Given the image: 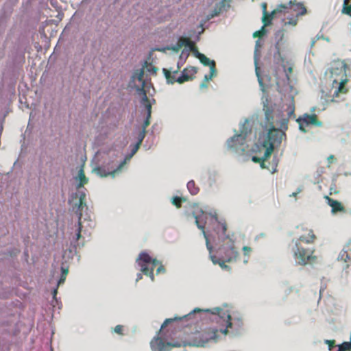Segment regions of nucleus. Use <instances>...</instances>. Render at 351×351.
Listing matches in <instances>:
<instances>
[{
	"mask_svg": "<svg viewBox=\"0 0 351 351\" xmlns=\"http://www.w3.org/2000/svg\"><path fill=\"white\" fill-rule=\"evenodd\" d=\"M215 230L219 234V238L221 237L224 243L218 249L219 258L224 259L228 263H230L237 259L239 253L235 250L234 242L228 235H226L227 226L224 223H218Z\"/></svg>",
	"mask_w": 351,
	"mask_h": 351,
	"instance_id": "nucleus-2",
	"label": "nucleus"
},
{
	"mask_svg": "<svg viewBox=\"0 0 351 351\" xmlns=\"http://www.w3.org/2000/svg\"><path fill=\"white\" fill-rule=\"evenodd\" d=\"M187 189L193 195H197L199 192V188L193 180H191L187 183Z\"/></svg>",
	"mask_w": 351,
	"mask_h": 351,
	"instance_id": "nucleus-28",
	"label": "nucleus"
},
{
	"mask_svg": "<svg viewBox=\"0 0 351 351\" xmlns=\"http://www.w3.org/2000/svg\"><path fill=\"white\" fill-rule=\"evenodd\" d=\"M150 345L153 351H162L165 347L162 339L158 337H154L152 340Z\"/></svg>",
	"mask_w": 351,
	"mask_h": 351,
	"instance_id": "nucleus-20",
	"label": "nucleus"
},
{
	"mask_svg": "<svg viewBox=\"0 0 351 351\" xmlns=\"http://www.w3.org/2000/svg\"><path fill=\"white\" fill-rule=\"evenodd\" d=\"M215 10H217V8H215ZM218 12H219V10L218 11H215V14L217 15L219 13Z\"/></svg>",
	"mask_w": 351,
	"mask_h": 351,
	"instance_id": "nucleus-56",
	"label": "nucleus"
},
{
	"mask_svg": "<svg viewBox=\"0 0 351 351\" xmlns=\"http://www.w3.org/2000/svg\"><path fill=\"white\" fill-rule=\"evenodd\" d=\"M250 132V130H247L243 125L240 134L234 135L227 141L228 149L239 155H243L247 147L245 139Z\"/></svg>",
	"mask_w": 351,
	"mask_h": 351,
	"instance_id": "nucleus-4",
	"label": "nucleus"
},
{
	"mask_svg": "<svg viewBox=\"0 0 351 351\" xmlns=\"http://www.w3.org/2000/svg\"><path fill=\"white\" fill-rule=\"evenodd\" d=\"M231 316L230 315H228V321H227V328L232 327Z\"/></svg>",
	"mask_w": 351,
	"mask_h": 351,
	"instance_id": "nucleus-49",
	"label": "nucleus"
},
{
	"mask_svg": "<svg viewBox=\"0 0 351 351\" xmlns=\"http://www.w3.org/2000/svg\"><path fill=\"white\" fill-rule=\"evenodd\" d=\"M296 195H297V193H293L292 196L295 197V196H296Z\"/></svg>",
	"mask_w": 351,
	"mask_h": 351,
	"instance_id": "nucleus-57",
	"label": "nucleus"
},
{
	"mask_svg": "<svg viewBox=\"0 0 351 351\" xmlns=\"http://www.w3.org/2000/svg\"><path fill=\"white\" fill-rule=\"evenodd\" d=\"M121 170V169H118V167L111 171H106V169L103 167H98L95 169L97 173L101 177H106L110 175L114 176L116 173L120 171Z\"/></svg>",
	"mask_w": 351,
	"mask_h": 351,
	"instance_id": "nucleus-25",
	"label": "nucleus"
},
{
	"mask_svg": "<svg viewBox=\"0 0 351 351\" xmlns=\"http://www.w3.org/2000/svg\"><path fill=\"white\" fill-rule=\"evenodd\" d=\"M185 199L180 197L178 196H175L172 198V204L176 206L178 208H180L182 206V202H184Z\"/></svg>",
	"mask_w": 351,
	"mask_h": 351,
	"instance_id": "nucleus-30",
	"label": "nucleus"
},
{
	"mask_svg": "<svg viewBox=\"0 0 351 351\" xmlns=\"http://www.w3.org/2000/svg\"><path fill=\"white\" fill-rule=\"evenodd\" d=\"M285 136L286 134L282 130L276 128L273 125V123L271 122V127L267 134L268 143L274 145H279L281 143L283 137H285Z\"/></svg>",
	"mask_w": 351,
	"mask_h": 351,
	"instance_id": "nucleus-7",
	"label": "nucleus"
},
{
	"mask_svg": "<svg viewBox=\"0 0 351 351\" xmlns=\"http://www.w3.org/2000/svg\"><path fill=\"white\" fill-rule=\"evenodd\" d=\"M145 67L146 68L147 71L149 72L150 73H152V74L156 73L157 69L152 64H149L147 62H145V65L143 66V68H145Z\"/></svg>",
	"mask_w": 351,
	"mask_h": 351,
	"instance_id": "nucleus-31",
	"label": "nucleus"
},
{
	"mask_svg": "<svg viewBox=\"0 0 351 351\" xmlns=\"http://www.w3.org/2000/svg\"><path fill=\"white\" fill-rule=\"evenodd\" d=\"M282 10H281L280 8V6H278V8L276 10H273L270 14H269L268 12L264 13L263 18H262V21L264 24L263 26L265 27V26L269 25L271 23V21L273 20V19L274 17V14L278 12H282Z\"/></svg>",
	"mask_w": 351,
	"mask_h": 351,
	"instance_id": "nucleus-19",
	"label": "nucleus"
},
{
	"mask_svg": "<svg viewBox=\"0 0 351 351\" xmlns=\"http://www.w3.org/2000/svg\"><path fill=\"white\" fill-rule=\"evenodd\" d=\"M78 178L80 182L77 185V189H79L84 186V184L88 183V178L86 177L84 169L82 167L79 170L78 172Z\"/></svg>",
	"mask_w": 351,
	"mask_h": 351,
	"instance_id": "nucleus-26",
	"label": "nucleus"
},
{
	"mask_svg": "<svg viewBox=\"0 0 351 351\" xmlns=\"http://www.w3.org/2000/svg\"><path fill=\"white\" fill-rule=\"evenodd\" d=\"M265 117L268 122H270V121L273 119L272 111L267 109L265 111Z\"/></svg>",
	"mask_w": 351,
	"mask_h": 351,
	"instance_id": "nucleus-41",
	"label": "nucleus"
},
{
	"mask_svg": "<svg viewBox=\"0 0 351 351\" xmlns=\"http://www.w3.org/2000/svg\"><path fill=\"white\" fill-rule=\"evenodd\" d=\"M281 10H291L296 13V17L303 16L306 13V9L302 3H295L290 1L287 4H281L279 5Z\"/></svg>",
	"mask_w": 351,
	"mask_h": 351,
	"instance_id": "nucleus-9",
	"label": "nucleus"
},
{
	"mask_svg": "<svg viewBox=\"0 0 351 351\" xmlns=\"http://www.w3.org/2000/svg\"><path fill=\"white\" fill-rule=\"evenodd\" d=\"M75 197L79 198L78 202L75 204V206L77 207L76 213L78 215V212L80 211L82 213L83 208L86 206L85 202L86 193L84 191H81L80 189H77V193H75Z\"/></svg>",
	"mask_w": 351,
	"mask_h": 351,
	"instance_id": "nucleus-14",
	"label": "nucleus"
},
{
	"mask_svg": "<svg viewBox=\"0 0 351 351\" xmlns=\"http://www.w3.org/2000/svg\"><path fill=\"white\" fill-rule=\"evenodd\" d=\"M306 234L301 235L293 241L294 247L292 248L293 256L300 265H306L314 263L317 256L314 255L313 247H306L304 244H313L317 239L312 229H306Z\"/></svg>",
	"mask_w": 351,
	"mask_h": 351,
	"instance_id": "nucleus-1",
	"label": "nucleus"
},
{
	"mask_svg": "<svg viewBox=\"0 0 351 351\" xmlns=\"http://www.w3.org/2000/svg\"><path fill=\"white\" fill-rule=\"evenodd\" d=\"M285 71L286 73V77H287V80H290L289 74L291 73L293 71L292 67L289 66L287 69H285Z\"/></svg>",
	"mask_w": 351,
	"mask_h": 351,
	"instance_id": "nucleus-46",
	"label": "nucleus"
},
{
	"mask_svg": "<svg viewBox=\"0 0 351 351\" xmlns=\"http://www.w3.org/2000/svg\"><path fill=\"white\" fill-rule=\"evenodd\" d=\"M298 23V19L297 18H291L289 19L287 22H285V25H291L293 26H295Z\"/></svg>",
	"mask_w": 351,
	"mask_h": 351,
	"instance_id": "nucleus-39",
	"label": "nucleus"
},
{
	"mask_svg": "<svg viewBox=\"0 0 351 351\" xmlns=\"http://www.w3.org/2000/svg\"><path fill=\"white\" fill-rule=\"evenodd\" d=\"M163 72L169 83L173 84L174 82H177L178 77H176V75L178 74V71H175L171 73L169 70L163 69Z\"/></svg>",
	"mask_w": 351,
	"mask_h": 351,
	"instance_id": "nucleus-24",
	"label": "nucleus"
},
{
	"mask_svg": "<svg viewBox=\"0 0 351 351\" xmlns=\"http://www.w3.org/2000/svg\"><path fill=\"white\" fill-rule=\"evenodd\" d=\"M259 69H260L259 67L256 64V74L258 77V80L260 85L263 86V79L261 76Z\"/></svg>",
	"mask_w": 351,
	"mask_h": 351,
	"instance_id": "nucleus-37",
	"label": "nucleus"
},
{
	"mask_svg": "<svg viewBox=\"0 0 351 351\" xmlns=\"http://www.w3.org/2000/svg\"><path fill=\"white\" fill-rule=\"evenodd\" d=\"M150 117H148V114L147 115V118H146V119L145 120V121L143 123V129L142 130H145V131H146L147 127L150 124V121H149Z\"/></svg>",
	"mask_w": 351,
	"mask_h": 351,
	"instance_id": "nucleus-44",
	"label": "nucleus"
},
{
	"mask_svg": "<svg viewBox=\"0 0 351 351\" xmlns=\"http://www.w3.org/2000/svg\"><path fill=\"white\" fill-rule=\"evenodd\" d=\"M348 64L345 61L337 62L335 66H332L330 69V77L332 80H336L348 77Z\"/></svg>",
	"mask_w": 351,
	"mask_h": 351,
	"instance_id": "nucleus-8",
	"label": "nucleus"
},
{
	"mask_svg": "<svg viewBox=\"0 0 351 351\" xmlns=\"http://www.w3.org/2000/svg\"><path fill=\"white\" fill-rule=\"evenodd\" d=\"M340 256L341 259L351 265V240L344 247Z\"/></svg>",
	"mask_w": 351,
	"mask_h": 351,
	"instance_id": "nucleus-18",
	"label": "nucleus"
},
{
	"mask_svg": "<svg viewBox=\"0 0 351 351\" xmlns=\"http://www.w3.org/2000/svg\"><path fill=\"white\" fill-rule=\"evenodd\" d=\"M287 121L286 119H282V123H281V127L282 128L284 127L285 129H287Z\"/></svg>",
	"mask_w": 351,
	"mask_h": 351,
	"instance_id": "nucleus-51",
	"label": "nucleus"
},
{
	"mask_svg": "<svg viewBox=\"0 0 351 351\" xmlns=\"http://www.w3.org/2000/svg\"><path fill=\"white\" fill-rule=\"evenodd\" d=\"M194 311H195H195H200V309H195V310H194Z\"/></svg>",
	"mask_w": 351,
	"mask_h": 351,
	"instance_id": "nucleus-58",
	"label": "nucleus"
},
{
	"mask_svg": "<svg viewBox=\"0 0 351 351\" xmlns=\"http://www.w3.org/2000/svg\"><path fill=\"white\" fill-rule=\"evenodd\" d=\"M66 279L65 276L62 275L60 279L58 281V285L63 283Z\"/></svg>",
	"mask_w": 351,
	"mask_h": 351,
	"instance_id": "nucleus-53",
	"label": "nucleus"
},
{
	"mask_svg": "<svg viewBox=\"0 0 351 351\" xmlns=\"http://www.w3.org/2000/svg\"><path fill=\"white\" fill-rule=\"evenodd\" d=\"M82 216V213H81L79 211L78 212V222L76 226L75 233L72 236V238H71V244H73L75 247L80 245V243H82V245H84V241H81V239H82V221H81Z\"/></svg>",
	"mask_w": 351,
	"mask_h": 351,
	"instance_id": "nucleus-10",
	"label": "nucleus"
},
{
	"mask_svg": "<svg viewBox=\"0 0 351 351\" xmlns=\"http://www.w3.org/2000/svg\"><path fill=\"white\" fill-rule=\"evenodd\" d=\"M123 330V326L122 325H117L114 328V332L122 335Z\"/></svg>",
	"mask_w": 351,
	"mask_h": 351,
	"instance_id": "nucleus-38",
	"label": "nucleus"
},
{
	"mask_svg": "<svg viewBox=\"0 0 351 351\" xmlns=\"http://www.w3.org/2000/svg\"><path fill=\"white\" fill-rule=\"evenodd\" d=\"M349 81L348 76L332 80V87L335 89L332 101H335V98H338L341 95H344L349 93L350 88L348 86Z\"/></svg>",
	"mask_w": 351,
	"mask_h": 351,
	"instance_id": "nucleus-6",
	"label": "nucleus"
},
{
	"mask_svg": "<svg viewBox=\"0 0 351 351\" xmlns=\"http://www.w3.org/2000/svg\"><path fill=\"white\" fill-rule=\"evenodd\" d=\"M56 294H57V290H56V289H55V290L53 291V298H55V297H56Z\"/></svg>",
	"mask_w": 351,
	"mask_h": 351,
	"instance_id": "nucleus-55",
	"label": "nucleus"
},
{
	"mask_svg": "<svg viewBox=\"0 0 351 351\" xmlns=\"http://www.w3.org/2000/svg\"><path fill=\"white\" fill-rule=\"evenodd\" d=\"M335 343V340H325V343L328 344L329 346V350H331L332 347H334Z\"/></svg>",
	"mask_w": 351,
	"mask_h": 351,
	"instance_id": "nucleus-47",
	"label": "nucleus"
},
{
	"mask_svg": "<svg viewBox=\"0 0 351 351\" xmlns=\"http://www.w3.org/2000/svg\"><path fill=\"white\" fill-rule=\"evenodd\" d=\"M138 265L141 267V271L149 276L152 280L154 279V270L157 267L156 274L165 271L164 267L155 258H152L148 254L142 252L137 259Z\"/></svg>",
	"mask_w": 351,
	"mask_h": 351,
	"instance_id": "nucleus-3",
	"label": "nucleus"
},
{
	"mask_svg": "<svg viewBox=\"0 0 351 351\" xmlns=\"http://www.w3.org/2000/svg\"><path fill=\"white\" fill-rule=\"evenodd\" d=\"M197 57L199 58L201 63L203 64L204 66H210V71H212V73L216 72L215 62L214 60H210L205 55L200 53L199 52L197 53Z\"/></svg>",
	"mask_w": 351,
	"mask_h": 351,
	"instance_id": "nucleus-15",
	"label": "nucleus"
},
{
	"mask_svg": "<svg viewBox=\"0 0 351 351\" xmlns=\"http://www.w3.org/2000/svg\"><path fill=\"white\" fill-rule=\"evenodd\" d=\"M193 217L195 219V224L197 225V228L202 231V234L206 239V244L207 249L208 250L209 252H212L213 247L210 244L208 237L204 230L206 221L204 219H202V217H198L195 214H193Z\"/></svg>",
	"mask_w": 351,
	"mask_h": 351,
	"instance_id": "nucleus-12",
	"label": "nucleus"
},
{
	"mask_svg": "<svg viewBox=\"0 0 351 351\" xmlns=\"http://www.w3.org/2000/svg\"><path fill=\"white\" fill-rule=\"evenodd\" d=\"M51 351H53V350L51 349Z\"/></svg>",
	"mask_w": 351,
	"mask_h": 351,
	"instance_id": "nucleus-60",
	"label": "nucleus"
},
{
	"mask_svg": "<svg viewBox=\"0 0 351 351\" xmlns=\"http://www.w3.org/2000/svg\"><path fill=\"white\" fill-rule=\"evenodd\" d=\"M296 121L299 124L300 130L304 133L307 132L306 127L308 125H313L315 127H322L323 125V123L318 119V117L315 114H309L308 113H304L302 116L299 117Z\"/></svg>",
	"mask_w": 351,
	"mask_h": 351,
	"instance_id": "nucleus-5",
	"label": "nucleus"
},
{
	"mask_svg": "<svg viewBox=\"0 0 351 351\" xmlns=\"http://www.w3.org/2000/svg\"><path fill=\"white\" fill-rule=\"evenodd\" d=\"M351 348V342H343L339 346L337 351H348Z\"/></svg>",
	"mask_w": 351,
	"mask_h": 351,
	"instance_id": "nucleus-33",
	"label": "nucleus"
},
{
	"mask_svg": "<svg viewBox=\"0 0 351 351\" xmlns=\"http://www.w3.org/2000/svg\"><path fill=\"white\" fill-rule=\"evenodd\" d=\"M196 73L197 70L195 67H186L182 71L180 76L178 77L177 82L182 84L184 83V82L191 80L193 78L194 75L196 74Z\"/></svg>",
	"mask_w": 351,
	"mask_h": 351,
	"instance_id": "nucleus-11",
	"label": "nucleus"
},
{
	"mask_svg": "<svg viewBox=\"0 0 351 351\" xmlns=\"http://www.w3.org/2000/svg\"><path fill=\"white\" fill-rule=\"evenodd\" d=\"M263 146L266 147V150L264 153L263 157L262 158V163L261 165L262 167H264L263 162L265 160H267L270 157L271 154H272L275 145L268 143L267 141H265L263 143Z\"/></svg>",
	"mask_w": 351,
	"mask_h": 351,
	"instance_id": "nucleus-22",
	"label": "nucleus"
},
{
	"mask_svg": "<svg viewBox=\"0 0 351 351\" xmlns=\"http://www.w3.org/2000/svg\"><path fill=\"white\" fill-rule=\"evenodd\" d=\"M262 8H263V14L264 13H267V3H263L262 4Z\"/></svg>",
	"mask_w": 351,
	"mask_h": 351,
	"instance_id": "nucleus-52",
	"label": "nucleus"
},
{
	"mask_svg": "<svg viewBox=\"0 0 351 351\" xmlns=\"http://www.w3.org/2000/svg\"><path fill=\"white\" fill-rule=\"evenodd\" d=\"M216 72H213L210 71V74L209 75H206L204 76V82L203 83L201 84V87H206L207 85H206V82H208L209 80H210L213 76L215 75Z\"/></svg>",
	"mask_w": 351,
	"mask_h": 351,
	"instance_id": "nucleus-34",
	"label": "nucleus"
},
{
	"mask_svg": "<svg viewBox=\"0 0 351 351\" xmlns=\"http://www.w3.org/2000/svg\"><path fill=\"white\" fill-rule=\"evenodd\" d=\"M183 40H182V37H180L176 45L175 46H173L171 49L175 51V52H178L180 51V49L183 47Z\"/></svg>",
	"mask_w": 351,
	"mask_h": 351,
	"instance_id": "nucleus-32",
	"label": "nucleus"
},
{
	"mask_svg": "<svg viewBox=\"0 0 351 351\" xmlns=\"http://www.w3.org/2000/svg\"><path fill=\"white\" fill-rule=\"evenodd\" d=\"M227 331H228V330H227V329H226V330H225V331H224V332H225V333H227Z\"/></svg>",
	"mask_w": 351,
	"mask_h": 351,
	"instance_id": "nucleus-59",
	"label": "nucleus"
},
{
	"mask_svg": "<svg viewBox=\"0 0 351 351\" xmlns=\"http://www.w3.org/2000/svg\"><path fill=\"white\" fill-rule=\"evenodd\" d=\"M327 160H328V167L330 166V165H331L334 160H335V156L333 155H330L328 158H327Z\"/></svg>",
	"mask_w": 351,
	"mask_h": 351,
	"instance_id": "nucleus-48",
	"label": "nucleus"
},
{
	"mask_svg": "<svg viewBox=\"0 0 351 351\" xmlns=\"http://www.w3.org/2000/svg\"><path fill=\"white\" fill-rule=\"evenodd\" d=\"M183 46H185L189 49V50L193 53H198L195 44L190 40L189 38L182 37Z\"/></svg>",
	"mask_w": 351,
	"mask_h": 351,
	"instance_id": "nucleus-27",
	"label": "nucleus"
},
{
	"mask_svg": "<svg viewBox=\"0 0 351 351\" xmlns=\"http://www.w3.org/2000/svg\"><path fill=\"white\" fill-rule=\"evenodd\" d=\"M232 0H222L219 4V12H220L221 11V9L222 8H224L225 5H226V3H229Z\"/></svg>",
	"mask_w": 351,
	"mask_h": 351,
	"instance_id": "nucleus-43",
	"label": "nucleus"
},
{
	"mask_svg": "<svg viewBox=\"0 0 351 351\" xmlns=\"http://www.w3.org/2000/svg\"><path fill=\"white\" fill-rule=\"evenodd\" d=\"M180 319V318L175 317L174 319H165V321L163 322V324L161 326V329L165 328L168 325V324L172 322L173 321L176 320V319Z\"/></svg>",
	"mask_w": 351,
	"mask_h": 351,
	"instance_id": "nucleus-42",
	"label": "nucleus"
},
{
	"mask_svg": "<svg viewBox=\"0 0 351 351\" xmlns=\"http://www.w3.org/2000/svg\"><path fill=\"white\" fill-rule=\"evenodd\" d=\"M328 204L332 208V213H335L344 210V208L341 202L337 200H335L329 197H326Z\"/></svg>",
	"mask_w": 351,
	"mask_h": 351,
	"instance_id": "nucleus-16",
	"label": "nucleus"
},
{
	"mask_svg": "<svg viewBox=\"0 0 351 351\" xmlns=\"http://www.w3.org/2000/svg\"><path fill=\"white\" fill-rule=\"evenodd\" d=\"M252 161L254 162H260L261 161H262V158H258L256 156H253Z\"/></svg>",
	"mask_w": 351,
	"mask_h": 351,
	"instance_id": "nucleus-50",
	"label": "nucleus"
},
{
	"mask_svg": "<svg viewBox=\"0 0 351 351\" xmlns=\"http://www.w3.org/2000/svg\"><path fill=\"white\" fill-rule=\"evenodd\" d=\"M62 275L63 276H66L67 274H68V269H64V268H62Z\"/></svg>",
	"mask_w": 351,
	"mask_h": 351,
	"instance_id": "nucleus-54",
	"label": "nucleus"
},
{
	"mask_svg": "<svg viewBox=\"0 0 351 351\" xmlns=\"http://www.w3.org/2000/svg\"><path fill=\"white\" fill-rule=\"evenodd\" d=\"M342 13L351 16V4H349V1L348 0L343 1Z\"/></svg>",
	"mask_w": 351,
	"mask_h": 351,
	"instance_id": "nucleus-29",
	"label": "nucleus"
},
{
	"mask_svg": "<svg viewBox=\"0 0 351 351\" xmlns=\"http://www.w3.org/2000/svg\"><path fill=\"white\" fill-rule=\"evenodd\" d=\"M141 143H136L132 151H131V153L130 154L128 155L125 159L119 164V165L118 166V169H121L124 165L126 164L127 161L128 160H130L131 159V158L136 154V152L138 151V149H139L140 146H141Z\"/></svg>",
	"mask_w": 351,
	"mask_h": 351,
	"instance_id": "nucleus-23",
	"label": "nucleus"
},
{
	"mask_svg": "<svg viewBox=\"0 0 351 351\" xmlns=\"http://www.w3.org/2000/svg\"><path fill=\"white\" fill-rule=\"evenodd\" d=\"M284 32V29H281L276 33V37H279V40L277 42V44H279L280 41H282L283 40L285 36Z\"/></svg>",
	"mask_w": 351,
	"mask_h": 351,
	"instance_id": "nucleus-40",
	"label": "nucleus"
},
{
	"mask_svg": "<svg viewBox=\"0 0 351 351\" xmlns=\"http://www.w3.org/2000/svg\"><path fill=\"white\" fill-rule=\"evenodd\" d=\"M265 32H266V30L265 29V26H263L260 30L256 31L253 34V36L254 38H256V37L261 38L262 36H263L265 35Z\"/></svg>",
	"mask_w": 351,
	"mask_h": 351,
	"instance_id": "nucleus-35",
	"label": "nucleus"
},
{
	"mask_svg": "<svg viewBox=\"0 0 351 351\" xmlns=\"http://www.w3.org/2000/svg\"><path fill=\"white\" fill-rule=\"evenodd\" d=\"M145 133H146V131H145V130H142L138 135V143H140L141 144L142 143L145 136Z\"/></svg>",
	"mask_w": 351,
	"mask_h": 351,
	"instance_id": "nucleus-36",
	"label": "nucleus"
},
{
	"mask_svg": "<svg viewBox=\"0 0 351 351\" xmlns=\"http://www.w3.org/2000/svg\"><path fill=\"white\" fill-rule=\"evenodd\" d=\"M210 254H211V252H210ZM210 258L214 265L218 264L221 267V269H226L228 271H230V269H231L230 267L226 265V263H228V262L226 261H225L224 259L217 258L216 256H214L212 254L210 255Z\"/></svg>",
	"mask_w": 351,
	"mask_h": 351,
	"instance_id": "nucleus-21",
	"label": "nucleus"
},
{
	"mask_svg": "<svg viewBox=\"0 0 351 351\" xmlns=\"http://www.w3.org/2000/svg\"><path fill=\"white\" fill-rule=\"evenodd\" d=\"M140 91H141V93H138V94L143 96L142 99H141V104L146 108L148 117H151L152 105H151V103L147 96L146 91L143 88H141Z\"/></svg>",
	"mask_w": 351,
	"mask_h": 351,
	"instance_id": "nucleus-17",
	"label": "nucleus"
},
{
	"mask_svg": "<svg viewBox=\"0 0 351 351\" xmlns=\"http://www.w3.org/2000/svg\"><path fill=\"white\" fill-rule=\"evenodd\" d=\"M243 254L245 256H248L250 254V253L252 251V249L250 247H248V246H244L243 247Z\"/></svg>",
	"mask_w": 351,
	"mask_h": 351,
	"instance_id": "nucleus-45",
	"label": "nucleus"
},
{
	"mask_svg": "<svg viewBox=\"0 0 351 351\" xmlns=\"http://www.w3.org/2000/svg\"><path fill=\"white\" fill-rule=\"evenodd\" d=\"M145 70L144 68L136 70L132 75V80H137L140 83V86L136 87V91L138 93H141V88L145 89V81L144 80Z\"/></svg>",
	"mask_w": 351,
	"mask_h": 351,
	"instance_id": "nucleus-13",
	"label": "nucleus"
}]
</instances>
